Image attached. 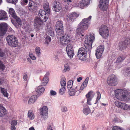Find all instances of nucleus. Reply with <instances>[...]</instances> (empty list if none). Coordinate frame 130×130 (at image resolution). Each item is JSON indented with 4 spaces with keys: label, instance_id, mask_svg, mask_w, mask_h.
Wrapping results in <instances>:
<instances>
[{
    "label": "nucleus",
    "instance_id": "11",
    "mask_svg": "<svg viewBox=\"0 0 130 130\" xmlns=\"http://www.w3.org/2000/svg\"><path fill=\"white\" fill-rule=\"evenodd\" d=\"M109 0H100L99 5L100 9L103 11H106L107 9Z\"/></svg>",
    "mask_w": 130,
    "mask_h": 130
},
{
    "label": "nucleus",
    "instance_id": "61",
    "mask_svg": "<svg viewBox=\"0 0 130 130\" xmlns=\"http://www.w3.org/2000/svg\"><path fill=\"white\" fill-rule=\"evenodd\" d=\"M16 128L15 126L14 125H11V130H15Z\"/></svg>",
    "mask_w": 130,
    "mask_h": 130
},
{
    "label": "nucleus",
    "instance_id": "2",
    "mask_svg": "<svg viewBox=\"0 0 130 130\" xmlns=\"http://www.w3.org/2000/svg\"><path fill=\"white\" fill-rule=\"evenodd\" d=\"M115 96L119 100L124 101H128L130 100V95L126 90L122 91L120 89L115 91Z\"/></svg>",
    "mask_w": 130,
    "mask_h": 130
},
{
    "label": "nucleus",
    "instance_id": "35",
    "mask_svg": "<svg viewBox=\"0 0 130 130\" xmlns=\"http://www.w3.org/2000/svg\"><path fill=\"white\" fill-rule=\"evenodd\" d=\"M67 54L70 58H72L74 55L73 50L67 51Z\"/></svg>",
    "mask_w": 130,
    "mask_h": 130
},
{
    "label": "nucleus",
    "instance_id": "49",
    "mask_svg": "<svg viewBox=\"0 0 130 130\" xmlns=\"http://www.w3.org/2000/svg\"><path fill=\"white\" fill-rule=\"evenodd\" d=\"M73 46L71 44H69L66 47V51L73 50Z\"/></svg>",
    "mask_w": 130,
    "mask_h": 130
},
{
    "label": "nucleus",
    "instance_id": "39",
    "mask_svg": "<svg viewBox=\"0 0 130 130\" xmlns=\"http://www.w3.org/2000/svg\"><path fill=\"white\" fill-rule=\"evenodd\" d=\"M51 37L49 36H47L45 38L44 44L47 45H48L49 44V43L51 41Z\"/></svg>",
    "mask_w": 130,
    "mask_h": 130
},
{
    "label": "nucleus",
    "instance_id": "14",
    "mask_svg": "<svg viewBox=\"0 0 130 130\" xmlns=\"http://www.w3.org/2000/svg\"><path fill=\"white\" fill-rule=\"evenodd\" d=\"M53 8L55 12H59L62 8L61 2L58 0H55L53 2Z\"/></svg>",
    "mask_w": 130,
    "mask_h": 130
},
{
    "label": "nucleus",
    "instance_id": "23",
    "mask_svg": "<svg viewBox=\"0 0 130 130\" xmlns=\"http://www.w3.org/2000/svg\"><path fill=\"white\" fill-rule=\"evenodd\" d=\"M41 25V19L40 16L36 17L34 21V26L35 28H38Z\"/></svg>",
    "mask_w": 130,
    "mask_h": 130
},
{
    "label": "nucleus",
    "instance_id": "13",
    "mask_svg": "<svg viewBox=\"0 0 130 130\" xmlns=\"http://www.w3.org/2000/svg\"><path fill=\"white\" fill-rule=\"evenodd\" d=\"M7 24L5 23L0 24V35L4 36L6 33L7 30Z\"/></svg>",
    "mask_w": 130,
    "mask_h": 130
},
{
    "label": "nucleus",
    "instance_id": "47",
    "mask_svg": "<svg viewBox=\"0 0 130 130\" xmlns=\"http://www.w3.org/2000/svg\"><path fill=\"white\" fill-rule=\"evenodd\" d=\"M96 93L97 95V96L96 101V103H97L98 102V101L100 100L101 98V94L99 92L97 91L96 92Z\"/></svg>",
    "mask_w": 130,
    "mask_h": 130
},
{
    "label": "nucleus",
    "instance_id": "8",
    "mask_svg": "<svg viewBox=\"0 0 130 130\" xmlns=\"http://www.w3.org/2000/svg\"><path fill=\"white\" fill-rule=\"evenodd\" d=\"M107 83L109 85L114 86L117 84V79L116 76L112 74L109 75L107 79Z\"/></svg>",
    "mask_w": 130,
    "mask_h": 130
},
{
    "label": "nucleus",
    "instance_id": "32",
    "mask_svg": "<svg viewBox=\"0 0 130 130\" xmlns=\"http://www.w3.org/2000/svg\"><path fill=\"white\" fill-rule=\"evenodd\" d=\"M1 93L3 94L4 96L6 97L8 96V94L7 93V90L4 88H1Z\"/></svg>",
    "mask_w": 130,
    "mask_h": 130
},
{
    "label": "nucleus",
    "instance_id": "16",
    "mask_svg": "<svg viewBox=\"0 0 130 130\" xmlns=\"http://www.w3.org/2000/svg\"><path fill=\"white\" fill-rule=\"evenodd\" d=\"M48 108L47 106H44L41 109V119L42 120L46 119L48 117Z\"/></svg>",
    "mask_w": 130,
    "mask_h": 130
},
{
    "label": "nucleus",
    "instance_id": "64",
    "mask_svg": "<svg viewBox=\"0 0 130 130\" xmlns=\"http://www.w3.org/2000/svg\"><path fill=\"white\" fill-rule=\"evenodd\" d=\"M82 79V77H79L77 78V80L78 82H80Z\"/></svg>",
    "mask_w": 130,
    "mask_h": 130
},
{
    "label": "nucleus",
    "instance_id": "25",
    "mask_svg": "<svg viewBox=\"0 0 130 130\" xmlns=\"http://www.w3.org/2000/svg\"><path fill=\"white\" fill-rule=\"evenodd\" d=\"M37 98V95H33L29 99L28 101V104L30 105L34 104L36 102Z\"/></svg>",
    "mask_w": 130,
    "mask_h": 130
},
{
    "label": "nucleus",
    "instance_id": "59",
    "mask_svg": "<svg viewBox=\"0 0 130 130\" xmlns=\"http://www.w3.org/2000/svg\"><path fill=\"white\" fill-rule=\"evenodd\" d=\"M18 0H10V3H15L17 2Z\"/></svg>",
    "mask_w": 130,
    "mask_h": 130
},
{
    "label": "nucleus",
    "instance_id": "22",
    "mask_svg": "<svg viewBox=\"0 0 130 130\" xmlns=\"http://www.w3.org/2000/svg\"><path fill=\"white\" fill-rule=\"evenodd\" d=\"M7 19V15L6 12L2 10H0V20H6Z\"/></svg>",
    "mask_w": 130,
    "mask_h": 130
},
{
    "label": "nucleus",
    "instance_id": "29",
    "mask_svg": "<svg viewBox=\"0 0 130 130\" xmlns=\"http://www.w3.org/2000/svg\"><path fill=\"white\" fill-rule=\"evenodd\" d=\"M48 81V77L47 76H44L41 83V86H45Z\"/></svg>",
    "mask_w": 130,
    "mask_h": 130
},
{
    "label": "nucleus",
    "instance_id": "51",
    "mask_svg": "<svg viewBox=\"0 0 130 130\" xmlns=\"http://www.w3.org/2000/svg\"><path fill=\"white\" fill-rule=\"evenodd\" d=\"M28 2V0H21V3L22 5L24 6L27 4Z\"/></svg>",
    "mask_w": 130,
    "mask_h": 130
},
{
    "label": "nucleus",
    "instance_id": "3",
    "mask_svg": "<svg viewBox=\"0 0 130 130\" xmlns=\"http://www.w3.org/2000/svg\"><path fill=\"white\" fill-rule=\"evenodd\" d=\"M45 10H41V22H45L48 19V14L50 13V9L49 3L45 2L43 6Z\"/></svg>",
    "mask_w": 130,
    "mask_h": 130
},
{
    "label": "nucleus",
    "instance_id": "33",
    "mask_svg": "<svg viewBox=\"0 0 130 130\" xmlns=\"http://www.w3.org/2000/svg\"><path fill=\"white\" fill-rule=\"evenodd\" d=\"M63 29H56L55 30L57 35H61L63 34L64 32Z\"/></svg>",
    "mask_w": 130,
    "mask_h": 130
},
{
    "label": "nucleus",
    "instance_id": "52",
    "mask_svg": "<svg viewBox=\"0 0 130 130\" xmlns=\"http://www.w3.org/2000/svg\"><path fill=\"white\" fill-rule=\"evenodd\" d=\"M112 130H122L121 128L117 126H114L113 127Z\"/></svg>",
    "mask_w": 130,
    "mask_h": 130
},
{
    "label": "nucleus",
    "instance_id": "7",
    "mask_svg": "<svg viewBox=\"0 0 130 130\" xmlns=\"http://www.w3.org/2000/svg\"><path fill=\"white\" fill-rule=\"evenodd\" d=\"M77 56L81 60H86L87 57V52L86 49L83 47L79 48L78 51Z\"/></svg>",
    "mask_w": 130,
    "mask_h": 130
},
{
    "label": "nucleus",
    "instance_id": "36",
    "mask_svg": "<svg viewBox=\"0 0 130 130\" xmlns=\"http://www.w3.org/2000/svg\"><path fill=\"white\" fill-rule=\"evenodd\" d=\"M29 8V10L31 11H36L37 9V5L35 3V5Z\"/></svg>",
    "mask_w": 130,
    "mask_h": 130
},
{
    "label": "nucleus",
    "instance_id": "18",
    "mask_svg": "<svg viewBox=\"0 0 130 130\" xmlns=\"http://www.w3.org/2000/svg\"><path fill=\"white\" fill-rule=\"evenodd\" d=\"M79 15L75 12L72 13L68 16L67 20L69 22H73L77 18Z\"/></svg>",
    "mask_w": 130,
    "mask_h": 130
},
{
    "label": "nucleus",
    "instance_id": "10",
    "mask_svg": "<svg viewBox=\"0 0 130 130\" xmlns=\"http://www.w3.org/2000/svg\"><path fill=\"white\" fill-rule=\"evenodd\" d=\"M71 41L70 37L66 34L60 37V43L63 46L66 45Z\"/></svg>",
    "mask_w": 130,
    "mask_h": 130
},
{
    "label": "nucleus",
    "instance_id": "48",
    "mask_svg": "<svg viewBox=\"0 0 130 130\" xmlns=\"http://www.w3.org/2000/svg\"><path fill=\"white\" fill-rule=\"evenodd\" d=\"M14 18L15 19L19 25H22V21L19 18L17 17V15H16V17L15 18Z\"/></svg>",
    "mask_w": 130,
    "mask_h": 130
},
{
    "label": "nucleus",
    "instance_id": "30",
    "mask_svg": "<svg viewBox=\"0 0 130 130\" xmlns=\"http://www.w3.org/2000/svg\"><path fill=\"white\" fill-rule=\"evenodd\" d=\"M75 87L74 89H72L71 90H69L68 91L69 94L70 96H73L74 95L76 94V95H77L79 94H77V90H75Z\"/></svg>",
    "mask_w": 130,
    "mask_h": 130
},
{
    "label": "nucleus",
    "instance_id": "40",
    "mask_svg": "<svg viewBox=\"0 0 130 130\" xmlns=\"http://www.w3.org/2000/svg\"><path fill=\"white\" fill-rule=\"evenodd\" d=\"M35 91L37 95H40L41 94V86L40 85L37 87L35 89Z\"/></svg>",
    "mask_w": 130,
    "mask_h": 130
},
{
    "label": "nucleus",
    "instance_id": "5",
    "mask_svg": "<svg viewBox=\"0 0 130 130\" xmlns=\"http://www.w3.org/2000/svg\"><path fill=\"white\" fill-rule=\"evenodd\" d=\"M7 42L9 45L12 47H17L19 42L17 38L12 35H8L6 38Z\"/></svg>",
    "mask_w": 130,
    "mask_h": 130
},
{
    "label": "nucleus",
    "instance_id": "56",
    "mask_svg": "<svg viewBox=\"0 0 130 130\" xmlns=\"http://www.w3.org/2000/svg\"><path fill=\"white\" fill-rule=\"evenodd\" d=\"M61 110L63 112H66L67 111V107L65 106H63L61 108Z\"/></svg>",
    "mask_w": 130,
    "mask_h": 130
},
{
    "label": "nucleus",
    "instance_id": "50",
    "mask_svg": "<svg viewBox=\"0 0 130 130\" xmlns=\"http://www.w3.org/2000/svg\"><path fill=\"white\" fill-rule=\"evenodd\" d=\"M23 78L25 81H27L28 79L27 76V72L25 73L23 75Z\"/></svg>",
    "mask_w": 130,
    "mask_h": 130
},
{
    "label": "nucleus",
    "instance_id": "6",
    "mask_svg": "<svg viewBox=\"0 0 130 130\" xmlns=\"http://www.w3.org/2000/svg\"><path fill=\"white\" fill-rule=\"evenodd\" d=\"M99 32L102 38L106 39L109 34V30L108 27L106 25H102L99 27Z\"/></svg>",
    "mask_w": 130,
    "mask_h": 130
},
{
    "label": "nucleus",
    "instance_id": "15",
    "mask_svg": "<svg viewBox=\"0 0 130 130\" xmlns=\"http://www.w3.org/2000/svg\"><path fill=\"white\" fill-rule=\"evenodd\" d=\"M104 47L103 45H100L98 47L96 50L95 55L97 59H100L104 50Z\"/></svg>",
    "mask_w": 130,
    "mask_h": 130
},
{
    "label": "nucleus",
    "instance_id": "26",
    "mask_svg": "<svg viewBox=\"0 0 130 130\" xmlns=\"http://www.w3.org/2000/svg\"><path fill=\"white\" fill-rule=\"evenodd\" d=\"M7 113L5 108L3 107L2 105L0 104V117L3 116Z\"/></svg>",
    "mask_w": 130,
    "mask_h": 130
},
{
    "label": "nucleus",
    "instance_id": "43",
    "mask_svg": "<svg viewBox=\"0 0 130 130\" xmlns=\"http://www.w3.org/2000/svg\"><path fill=\"white\" fill-rule=\"evenodd\" d=\"M83 111L85 114L88 115L90 113V109L88 108H84L83 110Z\"/></svg>",
    "mask_w": 130,
    "mask_h": 130
},
{
    "label": "nucleus",
    "instance_id": "9",
    "mask_svg": "<svg viewBox=\"0 0 130 130\" xmlns=\"http://www.w3.org/2000/svg\"><path fill=\"white\" fill-rule=\"evenodd\" d=\"M89 79V77H87L80 87L79 86H76L75 87V90H76L77 91L76 92L77 94H79L86 87L88 81Z\"/></svg>",
    "mask_w": 130,
    "mask_h": 130
},
{
    "label": "nucleus",
    "instance_id": "58",
    "mask_svg": "<svg viewBox=\"0 0 130 130\" xmlns=\"http://www.w3.org/2000/svg\"><path fill=\"white\" fill-rule=\"evenodd\" d=\"M57 93L56 92L53 90L51 91L50 92V95H55Z\"/></svg>",
    "mask_w": 130,
    "mask_h": 130
},
{
    "label": "nucleus",
    "instance_id": "20",
    "mask_svg": "<svg viewBox=\"0 0 130 130\" xmlns=\"http://www.w3.org/2000/svg\"><path fill=\"white\" fill-rule=\"evenodd\" d=\"M90 1V0H82L78 4V6L81 8H83L85 6L89 4Z\"/></svg>",
    "mask_w": 130,
    "mask_h": 130
},
{
    "label": "nucleus",
    "instance_id": "28",
    "mask_svg": "<svg viewBox=\"0 0 130 130\" xmlns=\"http://www.w3.org/2000/svg\"><path fill=\"white\" fill-rule=\"evenodd\" d=\"M9 13L13 18H15L16 17V14L13 8H11L9 9Z\"/></svg>",
    "mask_w": 130,
    "mask_h": 130
},
{
    "label": "nucleus",
    "instance_id": "27",
    "mask_svg": "<svg viewBox=\"0 0 130 130\" xmlns=\"http://www.w3.org/2000/svg\"><path fill=\"white\" fill-rule=\"evenodd\" d=\"M56 29L63 28L62 22L61 21H58L55 25Z\"/></svg>",
    "mask_w": 130,
    "mask_h": 130
},
{
    "label": "nucleus",
    "instance_id": "53",
    "mask_svg": "<svg viewBox=\"0 0 130 130\" xmlns=\"http://www.w3.org/2000/svg\"><path fill=\"white\" fill-rule=\"evenodd\" d=\"M32 0H29V8L35 5V3L31 1Z\"/></svg>",
    "mask_w": 130,
    "mask_h": 130
},
{
    "label": "nucleus",
    "instance_id": "1",
    "mask_svg": "<svg viewBox=\"0 0 130 130\" xmlns=\"http://www.w3.org/2000/svg\"><path fill=\"white\" fill-rule=\"evenodd\" d=\"M91 18V16H90L88 18L83 19L81 22L78 25L76 32L80 37L84 36V35L83 34L84 30L87 29L88 22Z\"/></svg>",
    "mask_w": 130,
    "mask_h": 130
},
{
    "label": "nucleus",
    "instance_id": "38",
    "mask_svg": "<svg viewBox=\"0 0 130 130\" xmlns=\"http://www.w3.org/2000/svg\"><path fill=\"white\" fill-rule=\"evenodd\" d=\"M124 41L127 47H130V38L126 39Z\"/></svg>",
    "mask_w": 130,
    "mask_h": 130
},
{
    "label": "nucleus",
    "instance_id": "62",
    "mask_svg": "<svg viewBox=\"0 0 130 130\" xmlns=\"http://www.w3.org/2000/svg\"><path fill=\"white\" fill-rule=\"evenodd\" d=\"M8 31H9L11 32H14V31L11 27H10L8 28Z\"/></svg>",
    "mask_w": 130,
    "mask_h": 130
},
{
    "label": "nucleus",
    "instance_id": "55",
    "mask_svg": "<svg viewBox=\"0 0 130 130\" xmlns=\"http://www.w3.org/2000/svg\"><path fill=\"white\" fill-rule=\"evenodd\" d=\"M17 120H13L11 122V125H14L15 126L17 124Z\"/></svg>",
    "mask_w": 130,
    "mask_h": 130
},
{
    "label": "nucleus",
    "instance_id": "54",
    "mask_svg": "<svg viewBox=\"0 0 130 130\" xmlns=\"http://www.w3.org/2000/svg\"><path fill=\"white\" fill-rule=\"evenodd\" d=\"M29 55L30 58L32 59L35 60L36 59V57L32 53H29Z\"/></svg>",
    "mask_w": 130,
    "mask_h": 130
},
{
    "label": "nucleus",
    "instance_id": "34",
    "mask_svg": "<svg viewBox=\"0 0 130 130\" xmlns=\"http://www.w3.org/2000/svg\"><path fill=\"white\" fill-rule=\"evenodd\" d=\"M125 75H126L128 76H130V67L126 68L124 72Z\"/></svg>",
    "mask_w": 130,
    "mask_h": 130
},
{
    "label": "nucleus",
    "instance_id": "12",
    "mask_svg": "<svg viewBox=\"0 0 130 130\" xmlns=\"http://www.w3.org/2000/svg\"><path fill=\"white\" fill-rule=\"evenodd\" d=\"M115 105L118 108L124 110H130V105H127L124 103H122L118 101L115 102Z\"/></svg>",
    "mask_w": 130,
    "mask_h": 130
},
{
    "label": "nucleus",
    "instance_id": "60",
    "mask_svg": "<svg viewBox=\"0 0 130 130\" xmlns=\"http://www.w3.org/2000/svg\"><path fill=\"white\" fill-rule=\"evenodd\" d=\"M48 130H53V127H52L51 125H50L47 127Z\"/></svg>",
    "mask_w": 130,
    "mask_h": 130
},
{
    "label": "nucleus",
    "instance_id": "42",
    "mask_svg": "<svg viewBox=\"0 0 130 130\" xmlns=\"http://www.w3.org/2000/svg\"><path fill=\"white\" fill-rule=\"evenodd\" d=\"M36 53L38 56H40V48L38 47H37L35 49Z\"/></svg>",
    "mask_w": 130,
    "mask_h": 130
},
{
    "label": "nucleus",
    "instance_id": "37",
    "mask_svg": "<svg viewBox=\"0 0 130 130\" xmlns=\"http://www.w3.org/2000/svg\"><path fill=\"white\" fill-rule=\"evenodd\" d=\"M65 80L66 79L65 78H63L61 79L60 84L62 87H65L66 85V82Z\"/></svg>",
    "mask_w": 130,
    "mask_h": 130
},
{
    "label": "nucleus",
    "instance_id": "21",
    "mask_svg": "<svg viewBox=\"0 0 130 130\" xmlns=\"http://www.w3.org/2000/svg\"><path fill=\"white\" fill-rule=\"evenodd\" d=\"M126 47H127L124 41H120L118 47L119 50L123 51L124 50L126 49Z\"/></svg>",
    "mask_w": 130,
    "mask_h": 130
},
{
    "label": "nucleus",
    "instance_id": "45",
    "mask_svg": "<svg viewBox=\"0 0 130 130\" xmlns=\"http://www.w3.org/2000/svg\"><path fill=\"white\" fill-rule=\"evenodd\" d=\"M5 68V65L3 62L0 60V70L2 71H4Z\"/></svg>",
    "mask_w": 130,
    "mask_h": 130
},
{
    "label": "nucleus",
    "instance_id": "46",
    "mask_svg": "<svg viewBox=\"0 0 130 130\" xmlns=\"http://www.w3.org/2000/svg\"><path fill=\"white\" fill-rule=\"evenodd\" d=\"M66 91V89L65 87H62L59 90V93L60 94L62 95L64 94Z\"/></svg>",
    "mask_w": 130,
    "mask_h": 130
},
{
    "label": "nucleus",
    "instance_id": "63",
    "mask_svg": "<svg viewBox=\"0 0 130 130\" xmlns=\"http://www.w3.org/2000/svg\"><path fill=\"white\" fill-rule=\"evenodd\" d=\"M4 55V53L1 51V50L0 51V56L2 57Z\"/></svg>",
    "mask_w": 130,
    "mask_h": 130
},
{
    "label": "nucleus",
    "instance_id": "19",
    "mask_svg": "<svg viewBox=\"0 0 130 130\" xmlns=\"http://www.w3.org/2000/svg\"><path fill=\"white\" fill-rule=\"evenodd\" d=\"M93 93V92L92 91H90L86 95V97L87 99V103L89 105H91V101L93 97L91 96V95Z\"/></svg>",
    "mask_w": 130,
    "mask_h": 130
},
{
    "label": "nucleus",
    "instance_id": "41",
    "mask_svg": "<svg viewBox=\"0 0 130 130\" xmlns=\"http://www.w3.org/2000/svg\"><path fill=\"white\" fill-rule=\"evenodd\" d=\"M73 84V82L72 80H70L67 83V87L69 89H70L72 87Z\"/></svg>",
    "mask_w": 130,
    "mask_h": 130
},
{
    "label": "nucleus",
    "instance_id": "17",
    "mask_svg": "<svg viewBox=\"0 0 130 130\" xmlns=\"http://www.w3.org/2000/svg\"><path fill=\"white\" fill-rule=\"evenodd\" d=\"M46 30L47 33L49 35L52 37L54 36V30L51 27L50 23L47 24L46 26Z\"/></svg>",
    "mask_w": 130,
    "mask_h": 130
},
{
    "label": "nucleus",
    "instance_id": "57",
    "mask_svg": "<svg viewBox=\"0 0 130 130\" xmlns=\"http://www.w3.org/2000/svg\"><path fill=\"white\" fill-rule=\"evenodd\" d=\"M113 122L115 123H118L119 122H121V121L119 119L117 118H115L113 120Z\"/></svg>",
    "mask_w": 130,
    "mask_h": 130
},
{
    "label": "nucleus",
    "instance_id": "24",
    "mask_svg": "<svg viewBox=\"0 0 130 130\" xmlns=\"http://www.w3.org/2000/svg\"><path fill=\"white\" fill-rule=\"evenodd\" d=\"M126 56L125 54L121 55L117 58L116 62L117 63H120L123 62L126 58Z\"/></svg>",
    "mask_w": 130,
    "mask_h": 130
},
{
    "label": "nucleus",
    "instance_id": "44",
    "mask_svg": "<svg viewBox=\"0 0 130 130\" xmlns=\"http://www.w3.org/2000/svg\"><path fill=\"white\" fill-rule=\"evenodd\" d=\"M70 69V67L69 65L67 64H66L64 65V69L63 71L64 72H65L67 71H69Z\"/></svg>",
    "mask_w": 130,
    "mask_h": 130
},
{
    "label": "nucleus",
    "instance_id": "4",
    "mask_svg": "<svg viewBox=\"0 0 130 130\" xmlns=\"http://www.w3.org/2000/svg\"><path fill=\"white\" fill-rule=\"evenodd\" d=\"M95 38V36L93 33H91L88 35L87 38L86 39L85 41L84 46L85 48L90 51L92 48V44Z\"/></svg>",
    "mask_w": 130,
    "mask_h": 130
},
{
    "label": "nucleus",
    "instance_id": "31",
    "mask_svg": "<svg viewBox=\"0 0 130 130\" xmlns=\"http://www.w3.org/2000/svg\"><path fill=\"white\" fill-rule=\"evenodd\" d=\"M28 117L30 120H32L34 119L35 116L32 113V111L30 110L28 111Z\"/></svg>",
    "mask_w": 130,
    "mask_h": 130
}]
</instances>
